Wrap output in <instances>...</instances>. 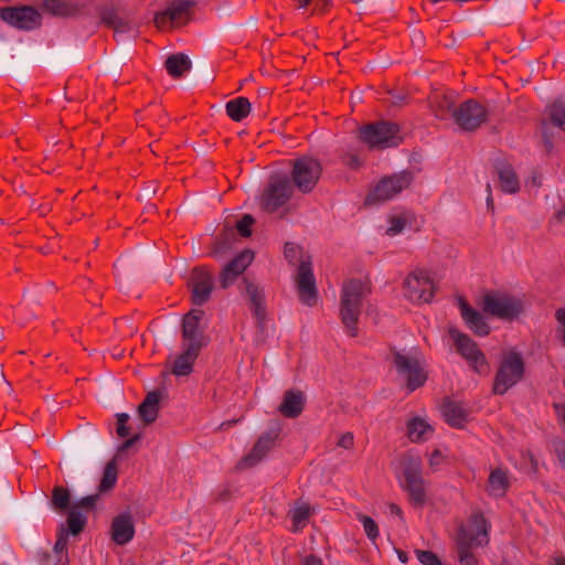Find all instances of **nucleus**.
Segmentation results:
<instances>
[{"mask_svg":"<svg viewBox=\"0 0 565 565\" xmlns=\"http://www.w3.org/2000/svg\"><path fill=\"white\" fill-rule=\"evenodd\" d=\"M302 565H323L321 558L315 555H308L302 559Z\"/></svg>","mask_w":565,"mask_h":565,"instance_id":"864d4df0","label":"nucleus"},{"mask_svg":"<svg viewBox=\"0 0 565 565\" xmlns=\"http://www.w3.org/2000/svg\"><path fill=\"white\" fill-rule=\"evenodd\" d=\"M403 102H404V96L398 95V96L394 97L393 104L401 105Z\"/></svg>","mask_w":565,"mask_h":565,"instance_id":"680f3d73","label":"nucleus"},{"mask_svg":"<svg viewBox=\"0 0 565 565\" xmlns=\"http://www.w3.org/2000/svg\"><path fill=\"white\" fill-rule=\"evenodd\" d=\"M433 431V427L419 417H414L407 423L408 437L413 443L426 441Z\"/></svg>","mask_w":565,"mask_h":565,"instance_id":"7c9ffc66","label":"nucleus"},{"mask_svg":"<svg viewBox=\"0 0 565 565\" xmlns=\"http://www.w3.org/2000/svg\"><path fill=\"white\" fill-rule=\"evenodd\" d=\"M565 216V207L557 213L558 220H562Z\"/></svg>","mask_w":565,"mask_h":565,"instance_id":"69168bd1","label":"nucleus"},{"mask_svg":"<svg viewBox=\"0 0 565 565\" xmlns=\"http://www.w3.org/2000/svg\"><path fill=\"white\" fill-rule=\"evenodd\" d=\"M254 253L250 249H245L236 255L228 264L224 266L220 274V285L223 289L232 286L237 277L242 275L246 268L252 264Z\"/></svg>","mask_w":565,"mask_h":565,"instance_id":"412c9836","label":"nucleus"},{"mask_svg":"<svg viewBox=\"0 0 565 565\" xmlns=\"http://www.w3.org/2000/svg\"><path fill=\"white\" fill-rule=\"evenodd\" d=\"M301 8H305L309 4L310 0H296Z\"/></svg>","mask_w":565,"mask_h":565,"instance_id":"0e129e2a","label":"nucleus"},{"mask_svg":"<svg viewBox=\"0 0 565 565\" xmlns=\"http://www.w3.org/2000/svg\"><path fill=\"white\" fill-rule=\"evenodd\" d=\"M116 22L117 23H115L111 28L115 30L116 35L119 33H128L134 29L131 21L127 19H122L119 17Z\"/></svg>","mask_w":565,"mask_h":565,"instance_id":"de8ad7c7","label":"nucleus"},{"mask_svg":"<svg viewBox=\"0 0 565 565\" xmlns=\"http://www.w3.org/2000/svg\"><path fill=\"white\" fill-rule=\"evenodd\" d=\"M448 333L452 339L458 353L469 363V365L479 374L488 371V362L484 353L478 348V344L466 333L450 326Z\"/></svg>","mask_w":565,"mask_h":565,"instance_id":"f8f14e48","label":"nucleus"},{"mask_svg":"<svg viewBox=\"0 0 565 565\" xmlns=\"http://www.w3.org/2000/svg\"><path fill=\"white\" fill-rule=\"evenodd\" d=\"M306 397L300 390H288L284 394L278 411L287 418L298 417L305 407Z\"/></svg>","mask_w":565,"mask_h":565,"instance_id":"b1692460","label":"nucleus"},{"mask_svg":"<svg viewBox=\"0 0 565 565\" xmlns=\"http://www.w3.org/2000/svg\"><path fill=\"white\" fill-rule=\"evenodd\" d=\"M562 341H563V344H564V347H565V332H564V334H563V337H562Z\"/></svg>","mask_w":565,"mask_h":565,"instance_id":"774afa93","label":"nucleus"},{"mask_svg":"<svg viewBox=\"0 0 565 565\" xmlns=\"http://www.w3.org/2000/svg\"><path fill=\"white\" fill-rule=\"evenodd\" d=\"M481 308L492 317L513 320L523 312V302L507 291L491 290L483 295Z\"/></svg>","mask_w":565,"mask_h":565,"instance_id":"423d86ee","label":"nucleus"},{"mask_svg":"<svg viewBox=\"0 0 565 565\" xmlns=\"http://www.w3.org/2000/svg\"><path fill=\"white\" fill-rule=\"evenodd\" d=\"M358 520L362 523L366 536L372 542H375L380 535L376 522L371 516L364 514H358Z\"/></svg>","mask_w":565,"mask_h":565,"instance_id":"ea45409f","label":"nucleus"},{"mask_svg":"<svg viewBox=\"0 0 565 565\" xmlns=\"http://www.w3.org/2000/svg\"><path fill=\"white\" fill-rule=\"evenodd\" d=\"M473 529H460L457 537V553L460 565H477L478 559L471 552L472 547H479L489 543L488 523L482 514H473L471 518Z\"/></svg>","mask_w":565,"mask_h":565,"instance_id":"20e7f679","label":"nucleus"},{"mask_svg":"<svg viewBox=\"0 0 565 565\" xmlns=\"http://www.w3.org/2000/svg\"><path fill=\"white\" fill-rule=\"evenodd\" d=\"M436 286L428 273L415 269L403 281L404 297L415 305L429 303L435 297Z\"/></svg>","mask_w":565,"mask_h":565,"instance_id":"9d476101","label":"nucleus"},{"mask_svg":"<svg viewBox=\"0 0 565 565\" xmlns=\"http://www.w3.org/2000/svg\"><path fill=\"white\" fill-rule=\"evenodd\" d=\"M64 547H65V542L63 541L62 537H60L54 545V551L58 553V552H62L64 550Z\"/></svg>","mask_w":565,"mask_h":565,"instance_id":"bf43d9fd","label":"nucleus"},{"mask_svg":"<svg viewBox=\"0 0 565 565\" xmlns=\"http://www.w3.org/2000/svg\"><path fill=\"white\" fill-rule=\"evenodd\" d=\"M525 375V361L521 352L512 349L503 351L493 379L492 393L504 395L520 383Z\"/></svg>","mask_w":565,"mask_h":565,"instance_id":"7ed1b4c3","label":"nucleus"},{"mask_svg":"<svg viewBox=\"0 0 565 565\" xmlns=\"http://www.w3.org/2000/svg\"><path fill=\"white\" fill-rule=\"evenodd\" d=\"M337 445L344 449H352L354 445V437L353 434L348 431L340 436Z\"/></svg>","mask_w":565,"mask_h":565,"instance_id":"09e8293b","label":"nucleus"},{"mask_svg":"<svg viewBox=\"0 0 565 565\" xmlns=\"http://www.w3.org/2000/svg\"><path fill=\"white\" fill-rule=\"evenodd\" d=\"M459 307L462 319L465 320L468 328L475 334L479 337H484L489 334L490 327L479 311L470 307L468 302L463 299L460 300Z\"/></svg>","mask_w":565,"mask_h":565,"instance_id":"4be33fe9","label":"nucleus"},{"mask_svg":"<svg viewBox=\"0 0 565 565\" xmlns=\"http://www.w3.org/2000/svg\"><path fill=\"white\" fill-rule=\"evenodd\" d=\"M225 109L232 120L239 122L249 115L252 104L246 97H237L227 102Z\"/></svg>","mask_w":565,"mask_h":565,"instance_id":"2f4dec72","label":"nucleus"},{"mask_svg":"<svg viewBox=\"0 0 565 565\" xmlns=\"http://www.w3.org/2000/svg\"><path fill=\"white\" fill-rule=\"evenodd\" d=\"M543 146L545 148V151L547 153H551L553 150V141L551 140L547 130H546V122H543Z\"/></svg>","mask_w":565,"mask_h":565,"instance_id":"8fccbe9b","label":"nucleus"},{"mask_svg":"<svg viewBox=\"0 0 565 565\" xmlns=\"http://www.w3.org/2000/svg\"><path fill=\"white\" fill-rule=\"evenodd\" d=\"M552 124L565 131V100L557 99L548 107Z\"/></svg>","mask_w":565,"mask_h":565,"instance_id":"c9c22d12","label":"nucleus"},{"mask_svg":"<svg viewBox=\"0 0 565 565\" xmlns=\"http://www.w3.org/2000/svg\"><path fill=\"white\" fill-rule=\"evenodd\" d=\"M118 479V471H117V465L116 460L113 459L105 466L103 478L100 480V483L98 486L99 493L107 492L111 490L117 482Z\"/></svg>","mask_w":565,"mask_h":565,"instance_id":"f704fd0d","label":"nucleus"},{"mask_svg":"<svg viewBox=\"0 0 565 565\" xmlns=\"http://www.w3.org/2000/svg\"><path fill=\"white\" fill-rule=\"evenodd\" d=\"M415 554L423 565H441L438 556L431 551L416 550Z\"/></svg>","mask_w":565,"mask_h":565,"instance_id":"79ce46f5","label":"nucleus"},{"mask_svg":"<svg viewBox=\"0 0 565 565\" xmlns=\"http://www.w3.org/2000/svg\"><path fill=\"white\" fill-rule=\"evenodd\" d=\"M200 351L182 348V352L175 358L172 374L175 376H188L193 372V365Z\"/></svg>","mask_w":565,"mask_h":565,"instance_id":"c756f323","label":"nucleus"},{"mask_svg":"<svg viewBox=\"0 0 565 565\" xmlns=\"http://www.w3.org/2000/svg\"><path fill=\"white\" fill-rule=\"evenodd\" d=\"M443 461V455L439 450L433 451L429 458V465L430 467H437Z\"/></svg>","mask_w":565,"mask_h":565,"instance_id":"603ef678","label":"nucleus"},{"mask_svg":"<svg viewBox=\"0 0 565 565\" xmlns=\"http://www.w3.org/2000/svg\"><path fill=\"white\" fill-rule=\"evenodd\" d=\"M360 138L371 149L396 147L402 141L399 126L391 121H377L362 127Z\"/></svg>","mask_w":565,"mask_h":565,"instance_id":"6e6552de","label":"nucleus"},{"mask_svg":"<svg viewBox=\"0 0 565 565\" xmlns=\"http://www.w3.org/2000/svg\"><path fill=\"white\" fill-rule=\"evenodd\" d=\"M404 483L413 505L422 508L427 502L426 481L422 475V459L419 456L407 455L403 460Z\"/></svg>","mask_w":565,"mask_h":565,"instance_id":"0eeeda50","label":"nucleus"},{"mask_svg":"<svg viewBox=\"0 0 565 565\" xmlns=\"http://www.w3.org/2000/svg\"><path fill=\"white\" fill-rule=\"evenodd\" d=\"M40 8L49 14L60 18L76 17L81 10L78 3L65 0H42Z\"/></svg>","mask_w":565,"mask_h":565,"instance_id":"a878e982","label":"nucleus"},{"mask_svg":"<svg viewBox=\"0 0 565 565\" xmlns=\"http://www.w3.org/2000/svg\"><path fill=\"white\" fill-rule=\"evenodd\" d=\"M550 565H565V557L555 556L550 561Z\"/></svg>","mask_w":565,"mask_h":565,"instance_id":"13d9d810","label":"nucleus"},{"mask_svg":"<svg viewBox=\"0 0 565 565\" xmlns=\"http://www.w3.org/2000/svg\"><path fill=\"white\" fill-rule=\"evenodd\" d=\"M510 488L509 472L501 468L490 471L486 491L490 497L503 498Z\"/></svg>","mask_w":565,"mask_h":565,"instance_id":"393cba45","label":"nucleus"},{"mask_svg":"<svg viewBox=\"0 0 565 565\" xmlns=\"http://www.w3.org/2000/svg\"><path fill=\"white\" fill-rule=\"evenodd\" d=\"M414 180L409 170H403L391 177L383 178L374 189L373 196L379 201H387L407 189Z\"/></svg>","mask_w":565,"mask_h":565,"instance_id":"dca6fc26","label":"nucleus"},{"mask_svg":"<svg viewBox=\"0 0 565 565\" xmlns=\"http://www.w3.org/2000/svg\"><path fill=\"white\" fill-rule=\"evenodd\" d=\"M495 170L499 177L501 190L514 194L520 190L519 178L512 166L505 161H497Z\"/></svg>","mask_w":565,"mask_h":565,"instance_id":"bb28decb","label":"nucleus"},{"mask_svg":"<svg viewBox=\"0 0 565 565\" xmlns=\"http://www.w3.org/2000/svg\"><path fill=\"white\" fill-rule=\"evenodd\" d=\"M139 439H140V435L139 434L134 435L132 437L126 439L121 444V446L119 447V450L120 451L127 450L128 448L132 447Z\"/></svg>","mask_w":565,"mask_h":565,"instance_id":"3c124183","label":"nucleus"},{"mask_svg":"<svg viewBox=\"0 0 565 565\" xmlns=\"http://www.w3.org/2000/svg\"><path fill=\"white\" fill-rule=\"evenodd\" d=\"M321 164L317 159L302 157L294 161L291 180L292 185L302 193L311 192L319 181Z\"/></svg>","mask_w":565,"mask_h":565,"instance_id":"4468645a","label":"nucleus"},{"mask_svg":"<svg viewBox=\"0 0 565 565\" xmlns=\"http://www.w3.org/2000/svg\"><path fill=\"white\" fill-rule=\"evenodd\" d=\"M195 6L192 0H174L168 4L166 10L156 13L154 24L159 29H163L169 22L175 23L185 19L186 23L190 19V11Z\"/></svg>","mask_w":565,"mask_h":565,"instance_id":"aec40b11","label":"nucleus"},{"mask_svg":"<svg viewBox=\"0 0 565 565\" xmlns=\"http://www.w3.org/2000/svg\"><path fill=\"white\" fill-rule=\"evenodd\" d=\"M487 191H488V196H487V206L488 209H493V198H492V193H491V185L488 183L487 184Z\"/></svg>","mask_w":565,"mask_h":565,"instance_id":"4d7b16f0","label":"nucleus"},{"mask_svg":"<svg viewBox=\"0 0 565 565\" xmlns=\"http://www.w3.org/2000/svg\"><path fill=\"white\" fill-rule=\"evenodd\" d=\"M98 499H99L98 493L83 497L74 504L73 508H75L76 510H78V508L93 509L95 507L96 502L98 501Z\"/></svg>","mask_w":565,"mask_h":565,"instance_id":"49530a36","label":"nucleus"},{"mask_svg":"<svg viewBox=\"0 0 565 565\" xmlns=\"http://www.w3.org/2000/svg\"><path fill=\"white\" fill-rule=\"evenodd\" d=\"M277 437V430H269L262 434L252 450L241 459L238 468L248 469L258 465L275 446Z\"/></svg>","mask_w":565,"mask_h":565,"instance_id":"6ab92c4d","label":"nucleus"},{"mask_svg":"<svg viewBox=\"0 0 565 565\" xmlns=\"http://www.w3.org/2000/svg\"><path fill=\"white\" fill-rule=\"evenodd\" d=\"M239 287L242 294H244L249 301V306L256 320L257 327L264 331L266 326V303L264 290L247 278L243 279Z\"/></svg>","mask_w":565,"mask_h":565,"instance_id":"f3484780","label":"nucleus"},{"mask_svg":"<svg viewBox=\"0 0 565 565\" xmlns=\"http://www.w3.org/2000/svg\"><path fill=\"white\" fill-rule=\"evenodd\" d=\"M445 420L452 427L462 428L468 419V412L461 403L446 399L441 406Z\"/></svg>","mask_w":565,"mask_h":565,"instance_id":"cd10ccee","label":"nucleus"},{"mask_svg":"<svg viewBox=\"0 0 565 565\" xmlns=\"http://www.w3.org/2000/svg\"><path fill=\"white\" fill-rule=\"evenodd\" d=\"M255 220L250 214H245L236 224V228L238 233L243 237H249L252 235V225L254 224Z\"/></svg>","mask_w":565,"mask_h":565,"instance_id":"37998d69","label":"nucleus"},{"mask_svg":"<svg viewBox=\"0 0 565 565\" xmlns=\"http://www.w3.org/2000/svg\"><path fill=\"white\" fill-rule=\"evenodd\" d=\"M370 292L366 282L360 279L345 281L341 290L340 318L351 337L358 335V323L361 315L362 298Z\"/></svg>","mask_w":565,"mask_h":565,"instance_id":"f03ea898","label":"nucleus"},{"mask_svg":"<svg viewBox=\"0 0 565 565\" xmlns=\"http://www.w3.org/2000/svg\"><path fill=\"white\" fill-rule=\"evenodd\" d=\"M87 522V518L75 508H72L67 514V526L72 535L79 534Z\"/></svg>","mask_w":565,"mask_h":565,"instance_id":"e433bc0d","label":"nucleus"},{"mask_svg":"<svg viewBox=\"0 0 565 565\" xmlns=\"http://www.w3.org/2000/svg\"><path fill=\"white\" fill-rule=\"evenodd\" d=\"M489 119V110L476 99L462 102L454 113V122L460 130L476 131Z\"/></svg>","mask_w":565,"mask_h":565,"instance_id":"ddd939ff","label":"nucleus"},{"mask_svg":"<svg viewBox=\"0 0 565 565\" xmlns=\"http://www.w3.org/2000/svg\"><path fill=\"white\" fill-rule=\"evenodd\" d=\"M117 417V434L119 437L125 438L128 437L130 430L127 426V422L129 420V415L127 413H118Z\"/></svg>","mask_w":565,"mask_h":565,"instance_id":"c03bdc74","label":"nucleus"},{"mask_svg":"<svg viewBox=\"0 0 565 565\" xmlns=\"http://www.w3.org/2000/svg\"><path fill=\"white\" fill-rule=\"evenodd\" d=\"M457 108L455 102L447 96H436L434 100V113L438 119L444 120L449 117L454 119V113Z\"/></svg>","mask_w":565,"mask_h":565,"instance_id":"72a5a7b5","label":"nucleus"},{"mask_svg":"<svg viewBox=\"0 0 565 565\" xmlns=\"http://www.w3.org/2000/svg\"><path fill=\"white\" fill-rule=\"evenodd\" d=\"M398 558L402 563H406L408 561L407 553L404 551H397Z\"/></svg>","mask_w":565,"mask_h":565,"instance_id":"052dcab7","label":"nucleus"},{"mask_svg":"<svg viewBox=\"0 0 565 565\" xmlns=\"http://www.w3.org/2000/svg\"><path fill=\"white\" fill-rule=\"evenodd\" d=\"M161 393L159 391L149 392L143 402L138 407V414L145 425L152 424L160 411Z\"/></svg>","mask_w":565,"mask_h":565,"instance_id":"c85d7f7f","label":"nucleus"},{"mask_svg":"<svg viewBox=\"0 0 565 565\" xmlns=\"http://www.w3.org/2000/svg\"><path fill=\"white\" fill-rule=\"evenodd\" d=\"M294 193V185L288 175L274 174L260 195L259 204L265 212L274 213L284 206Z\"/></svg>","mask_w":565,"mask_h":565,"instance_id":"1a4fd4ad","label":"nucleus"},{"mask_svg":"<svg viewBox=\"0 0 565 565\" xmlns=\"http://www.w3.org/2000/svg\"><path fill=\"white\" fill-rule=\"evenodd\" d=\"M52 504L55 509L65 510L70 505V493L63 487H55L52 492Z\"/></svg>","mask_w":565,"mask_h":565,"instance_id":"4c0bfd02","label":"nucleus"},{"mask_svg":"<svg viewBox=\"0 0 565 565\" xmlns=\"http://www.w3.org/2000/svg\"><path fill=\"white\" fill-rule=\"evenodd\" d=\"M555 319L565 328V307L555 311Z\"/></svg>","mask_w":565,"mask_h":565,"instance_id":"6e6d98bb","label":"nucleus"},{"mask_svg":"<svg viewBox=\"0 0 565 565\" xmlns=\"http://www.w3.org/2000/svg\"><path fill=\"white\" fill-rule=\"evenodd\" d=\"M0 19L19 31H34L42 26L43 17L33 6H10L0 8Z\"/></svg>","mask_w":565,"mask_h":565,"instance_id":"9b49d317","label":"nucleus"},{"mask_svg":"<svg viewBox=\"0 0 565 565\" xmlns=\"http://www.w3.org/2000/svg\"><path fill=\"white\" fill-rule=\"evenodd\" d=\"M99 12H100V21H102V23L106 24L109 28H113V25L115 23H117L116 21L119 18V15L117 14V12L114 9L102 8L99 10Z\"/></svg>","mask_w":565,"mask_h":565,"instance_id":"a18cd8bd","label":"nucleus"},{"mask_svg":"<svg viewBox=\"0 0 565 565\" xmlns=\"http://www.w3.org/2000/svg\"><path fill=\"white\" fill-rule=\"evenodd\" d=\"M166 70L172 77H181L192 66L190 58L183 54H172L164 62Z\"/></svg>","mask_w":565,"mask_h":565,"instance_id":"473e14b6","label":"nucleus"},{"mask_svg":"<svg viewBox=\"0 0 565 565\" xmlns=\"http://www.w3.org/2000/svg\"><path fill=\"white\" fill-rule=\"evenodd\" d=\"M190 285L192 289V302L202 306L211 297L214 288L213 276L205 267H195L192 270Z\"/></svg>","mask_w":565,"mask_h":565,"instance_id":"a211bd4d","label":"nucleus"},{"mask_svg":"<svg viewBox=\"0 0 565 565\" xmlns=\"http://www.w3.org/2000/svg\"><path fill=\"white\" fill-rule=\"evenodd\" d=\"M350 164L353 166V167H358L359 166V159L355 156H352Z\"/></svg>","mask_w":565,"mask_h":565,"instance_id":"e2e57ef3","label":"nucleus"},{"mask_svg":"<svg viewBox=\"0 0 565 565\" xmlns=\"http://www.w3.org/2000/svg\"><path fill=\"white\" fill-rule=\"evenodd\" d=\"M135 534L132 518L129 513H121L113 520L111 537L118 545L130 542Z\"/></svg>","mask_w":565,"mask_h":565,"instance_id":"5701e85b","label":"nucleus"},{"mask_svg":"<svg viewBox=\"0 0 565 565\" xmlns=\"http://www.w3.org/2000/svg\"><path fill=\"white\" fill-rule=\"evenodd\" d=\"M392 355L397 373L406 381V386L411 392L426 383L427 373L422 365V354L416 348L407 353L393 349Z\"/></svg>","mask_w":565,"mask_h":565,"instance_id":"39448f33","label":"nucleus"},{"mask_svg":"<svg viewBox=\"0 0 565 565\" xmlns=\"http://www.w3.org/2000/svg\"><path fill=\"white\" fill-rule=\"evenodd\" d=\"M290 515L296 527L303 526L310 516V508L308 504L302 503L292 509Z\"/></svg>","mask_w":565,"mask_h":565,"instance_id":"58836bf2","label":"nucleus"},{"mask_svg":"<svg viewBox=\"0 0 565 565\" xmlns=\"http://www.w3.org/2000/svg\"><path fill=\"white\" fill-rule=\"evenodd\" d=\"M284 255L287 262L295 266L298 262L297 288L300 301L306 306L312 307L317 303L318 291L316 279L312 271L311 257H303L302 248L294 243H286Z\"/></svg>","mask_w":565,"mask_h":565,"instance_id":"f257e3e1","label":"nucleus"},{"mask_svg":"<svg viewBox=\"0 0 565 565\" xmlns=\"http://www.w3.org/2000/svg\"><path fill=\"white\" fill-rule=\"evenodd\" d=\"M0 376H1V379L7 383V385L9 386V388L11 390V385H10V383L6 380V377H4V373L2 372V370H1V369H0Z\"/></svg>","mask_w":565,"mask_h":565,"instance_id":"338daca9","label":"nucleus"},{"mask_svg":"<svg viewBox=\"0 0 565 565\" xmlns=\"http://www.w3.org/2000/svg\"><path fill=\"white\" fill-rule=\"evenodd\" d=\"M407 221L404 216H393L390 218V226L386 230V234L395 236L403 232L406 227Z\"/></svg>","mask_w":565,"mask_h":565,"instance_id":"a19ab883","label":"nucleus"},{"mask_svg":"<svg viewBox=\"0 0 565 565\" xmlns=\"http://www.w3.org/2000/svg\"><path fill=\"white\" fill-rule=\"evenodd\" d=\"M204 316L201 309H192L182 319V348L200 351L209 343L204 330L200 327V321Z\"/></svg>","mask_w":565,"mask_h":565,"instance_id":"2eb2a0df","label":"nucleus"},{"mask_svg":"<svg viewBox=\"0 0 565 565\" xmlns=\"http://www.w3.org/2000/svg\"><path fill=\"white\" fill-rule=\"evenodd\" d=\"M388 508H390L391 514L398 516L401 519V521L404 522L402 509L397 504L391 503Z\"/></svg>","mask_w":565,"mask_h":565,"instance_id":"5fc2aeb1","label":"nucleus"}]
</instances>
